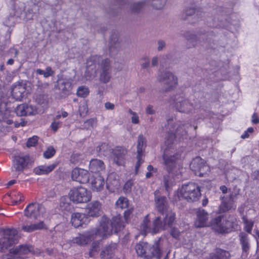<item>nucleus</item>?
Listing matches in <instances>:
<instances>
[{
	"label": "nucleus",
	"mask_w": 259,
	"mask_h": 259,
	"mask_svg": "<svg viewBox=\"0 0 259 259\" xmlns=\"http://www.w3.org/2000/svg\"><path fill=\"white\" fill-rule=\"evenodd\" d=\"M123 227L121 217L115 216L111 220H109L104 216L101 219L98 228L82 234V245L87 244L89 241L98 237L101 239L106 238L113 233H117Z\"/></svg>",
	"instance_id": "obj_1"
},
{
	"label": "nucleus",
	"mask_w": 259,
	"mask_h": 259,
	"mask_svg": "<svg viewBox=\"0 0 259 259\" xmlns=\"http://www.w3.org/2000/svg\"><path fill=\"white\" fill-rule=\"evenodd\" d=\"M176 220V214L170 212L166 215L155 217L151 223L148 215H147L143 220L141 228L145 233H150L152 234L158 233L162 230H164L166 226L171 228Z\"/></svg>",
	"instance_id": "obj_2"
},
{
	"label": "nucleus",
	"mask_w": 259,
	"mask_h": 259,
	"mask_svg": "<svg viewBox=\"0 0 259 259\" xmlns=\"http://www.w3.org/2000/svg\"><path fill=\"white\" fill-rule=\"evenodd\" d=\"M215 36V33L208 28H200L196 33L191 31H187L184 33V37L191 45L189 48H195L202 43L210 45L214 44Z\"/></svg>",
	"instance_id": "obj_3"
},
{
	"label": "nucleus",
	"mask_w": 259,
	"mask_h": 259,
	"mask_svg": "<svg viewBox=\"0 0 259 259\" xmlns=\"http://www.w3.org/2000/svg\"><path fill=\"white\" fill-rule=\"evenodd\" d=\"M200 196V187L192 182L183 185L178 194L179 199H184L188 202L196 201Z\"/></svg>",
	"instance_id": "obj_4"
},
{
	"label": "nucleus",
	"mask_w": 259,
	"mask_h": 259,
	"mask_svg": "<svg viewBox=\"0 0 259 259\" xmlns=\"http://www.w3.org/2000/svg\"><path fill=\"white\" fill-rule=\"evenodd\" d=\"M102 204L97 200L88 203L82 212V225L88 224L91 218H98L102 214Z\"/></svg>",
	"instance_id": "obj_5"
},
{
	"label": "nucleus",
	"mask_w": 259,
	"mask_h": 259,
	"mask_svg": "<svg viewBox=\"0 0 259 259\" xmlns=\"http://www.w3.org/2000/svg\"><path fill=\"white\" fill-rule=\"evenodd\" d=\"M18 234L17 231L14 229L4 230L2 236L0 238V246L4 251L9 247L17 242Z\"/></svg>",
	"instance_id": "obj_6"
},
{
	"label": "nucleus",
	"mask_w": 259,
	"mask_h": 259,
	"mask_svg": "<svg viewBox=\"0 0 259 259\" xmlns=\"http://www.w3.org/2000/svg\"><path fill=\"white\" fill-rule=\"evenodd\" d=\"M171 99L175 103L176 110L180 112L187 113L194 108L193 104L186 99L183 93L174 95L172 97Z\"/></svg>",
	"instance_id": "obj_7"
},
{
	"label": "nucleus",
	"mask_w": 259,
	"mask_h": 259,
	"mask_svg": "<svg viewBox=\"0 0 259 259\" xmlns=\"http://www.w3.org/2000/svg\"><path fill=\"white\" fill-rule=\"evenodd\" d=\"M34 253L31 245H21L11 249L10 254L7 256V259H25L26 255Z\"/></svg>",
	"instance_id": "obj_8"
},
{
	"label": "nucleus",
	"mask_w": 259,
	"mask_h": 259,
	"mask_svg": "<svg viewBox=\"0 0 259 259\" xmlns=\"http://www.w3.org/2000/svg\"><path fill=\"white\" fill-rule=\"evenodd\" d=\"M222 215H219L216 217L212 220V224L214 225H216L219 228L218 230L221 233H228L230 232L232 229L234 228L235 218L234 215H229L228 219L226 220L225 223L222 224Z\"/></svg>",
	"instance_id": "obj_9"
},
{
	"label": "nucleus",
	"mask_w": 259,
	"mask_h": 259,
	"mask_svg": "<svg viewBox=\"0 0 259 259\" xmlns=\"http://www.w3.org/2000/svg\"><path fill=\"white\" fill-rule=\"evenodd\" d=\"M190 168L195 175L199 177H203L209 169L206 162L200 157H196L193 159L190 164Z\"/></svg>",
	"instance_id": "obj_10"
},
{
	"label": "nucleus",
	"mask_w": 259,
	"mask_h": 259,
	"mask_svg": "<svg viewBox=\"0 0 259 259\" xmlns=\"http://www.w3.org/2000/svg\"><path fill=\"white\" fill-rule=\"evenodd\" d=\"M162 239L159 238L152 245L149 244L148 250L145 259H160L163 254Z\"/></svg>",
	"instance_id": "obj_11"
},
{
	"label": "nucleus",
	"mask_w": 259,
	"mask_h": 259,
	"mask_svg": "<svg viewBox=\"0 0 259 259\" xmlns=\"http://www.w3.org/2000/svg\"><path fill=\"white\" fill-rule=\"evenodd\" d=\"M238 194L235 193H230L228 197L221 196L222 202L219 206V212L220 213L227 212L232 209L235 210L236 206L234 202L237 198Z\"/></svg>",
	"instance_id": "obj_12"
},
{
	"label": "nucleus",
	"mask_w": 259,
	"mask_h": 259,
	"mask_svg": "<svg viewBox=\"0 0 259 259\" xmlns=\"http://www.w3.org/2000/svg\"><path fill=\"white\" fill-rule=\"evenodd\" d=\"M45 212V207L41 204L36 203H31L27 205L24 210V214L26 217L35 219H38Z\"/></svg>",
	"instance_id": "obj_13"
},
{
	"label": "nucleus",
	"mask_w": 259,
	"mask_h": 259,
	"mask_svg": "<svg viewBox=\"0 0 259 259\" xmlns=\"http://www.w3.org/2000/svg\"><path fill=\"white\" fill-rule=\"evenodd\" d=\"M29 161V156L26 155H15L13 160L12 170L21 172L27 167Z\"/></svg>",
	"instance_id": "obj_14"
},
{
	"label": "nucleus",
	"mask_w": 259,
	"mask_h": 259,
	"mask_svg": "<svg viewBox=\"0 0 259 259\" xmlns=\"http://www.w3.org/2000/svg\"><path fill=\"white\" fill-rule=\"evenodd\" d=\"M216 11L218 14L221 15V17H218L217 22L214 20L213 26L215 27L228 28L229 26V22L227 19V14L229 12V10L223 7H218Z\"/></svg>",
	"instance_id": "obj_15"
},
{
	"label": "nucleus",
	"mask_w": 259,
	"mask_h": 259,
	"mask_svg": "<svg viewBox=\"0 0 259 259\" xmlns=\"http://www.w3.org/2000/svg\"><path fill=\"white\" fill-rule=\"evenodd\" d=\"M159 81L163 84L168 86L165 89V92L170 91L177 83V78L174 74L169 71H164L159 75Z\"/></svg>",
	"instance_id": "obj_16"
},
{
	"label": "nucleus",
	"mask_w": 259,
	"mask_h": 259,
	"mask_svg": "<svg viewBox=\"0 0 259 259\" xmlns=\"http://www.w3.org/2000/svg\"><path fill=\"white\" fill-rule=\"evenodd\" d=\"M154 199L156 208L162 215H166L170 212H172L168 209V203L165 196L156 195L155 194Z\"/></svg>",
	"instance_id": "obj_17"
},
{
	"label": "nucleus",
	"mask_w": 259,
	"mask_h": 259,
	"mask_svg": "<svg viewBox=\"0 0 259 259\" xmlns=\"http://www.w3.org/2000/svg\"><path fill=\"white\" fill-rule=\"evenodd\" d=\"M15 110L19 116L33 115L37 113L36 108L34 106L27 104L19 105Z\"/></svg>",
	"instance_id": "obj_18"
},
{
	"label": "nucleus",
	"mask_w": 259,
	"mask_h": 259,
	"mask_svg": "<svg viewBox=\"0 0 259 259\" xmlns=\"http://www.w3.org/2000/svg\"><path fill=\"white\" fill-rule=\"evenodd\" d=\"M26 87L24 84L17 82L11 88V94L14 99L21 101L25 96Z\"/></svg>",
	"instance_id": "obj_19"
},
{
	"label": "nucleus",
	"mask_w": 259,
	"mask_h": 259,
	"mask_svg": "<svg viewBox=\"0 0 259 259\" xmlns=\"http://www.w3.org/2000/svg\"><path fill=\"white\" fill-rule=\"evenodd\" d=\"M109 51L111 55H115L120 49V41L119 35L116 32L112 33L109 42Z\"/></svg>",
	"instance_id": "obj_20"
},
{
	"label": "nucleus",
	"mask_w": 259,
	"mask_h": 259,
	"mask_svg": "<svg viewBox=\"0 0 259 259\" xmlns=\"http://www.w3.org/2000/svg\"><path fill=\"white\" fill-rule=\"evenodd\" d=\"M115 173L109 174L106 180V188L110 192L117 191L120 187V182Z\"/></svg>",
	"instance_id": "obj_21"
},
{
	"label": "nucleus",
	"mask_w": 259,
	"mask_h": 259,
	"mask_svg": "<svg viewBox=\"0 0 259 259\" xmlns=\"http://www.w3.org/2000/svg\"><path fill=\"white\" fill-rule=\"evenodd\" d=\"M126 153L127 151L125 148L117 147L113 151V162L118 166L122 165L124 163V156Z\"/></svg>",
	"instance_id": "obj_22"
},
{
	"label": "nucleus",
	"mask_w": 259,
	"mask_h": 259,
	"mask_svg": "<svg viewBox=\"0 0 259 259\" xmlns=\"http://www.w3.org/2000/svg\"><path fill=\"white\" fill-rule=\"evenodd\" d=\"M197 218L195 222L196 228L204 227L207 226L208 213L203 209L198 208L196 211Z\"/></svg>",
	"instance_id": "obj_23"
},
{
	"label": "nucleus",
	"mask_w": 259,
	"mask_h": 259,
	"mask_svg": "<svg viewBox=\"0 0 259 259\" xmlns=\"http://www.w3.org/2000/svg\"><path fill=\"white\" fill-rule=\"evenodd\" d=\"M117 249V244L111 243L103 247L100 252L101 259H111L114 255L115 250Z\"/></svg>",
	"instance_id": "obj_24"
},
{
	"label": "nucleus",
	"mask_w": 259,
	"mask_h": 259,
	"mask_svg": "<svg viewBox=\"0 0 259 259\" xmlns=\"http://www.w3.org/2000/svg\"><path fill=\"white\" fill-rule=\"evenodd\" d=\"M95 57H92L87 61V70L84 76L87 80H90L94 77L96 73Z\"/></svg>",
	"instance_id": "obj_25"
},
{
	"label": "nucleus",
	"mask_w": 259,
	"mask_h": 259,
	"mask_svg": "<svg viewBox=\"0 0 259 259\" xmlns=\"http://www.w3.org/2000/svg\"><path fill=\"white\" fill-rule=\"evenodd\" d=\"M55 88L65 95L69 93L71 88V83L66 79H59L57 82Z\"/></svg>",
	"instance_id": "obj_26"
},
{
	"label": "nucleus",
	"mask_w": 259,
	"mask_h": 259,
	"mask_svg": "<svg viewBox=\"0 0 259 259\" xmlns=\"http://www.w3.org/2000/svg\"><path fill=\"white\" fill-rule=\"evenodd\" d=\"M164 169L170 174L176 167V158L174 156H168L164 154L163 155Z\"/></svg>",
	"instance_id": "obj_27"
},
{
	"label": "nucleus",
	"mask_w": 259,
	"mask_h": 259,
	"mask_svg": "<svg viewBox=\"0 0 259 259\" xmlns=\"http://www.w3.org/2000/svg\"><path fill=\"white\" fill-rule=\"evenodd\" d=\"M104 179L99 175L92 178V182H91V187L93 191L99 192L103 189L104 186Z\"/></svg>",
	"instance_id": "obj_28"
},
{
	"label": "nucleus",
	"mask_w": 259,
	"mask_h": 259,
	"mask_svg": "<svg viewBox=\"0 0 259 259\" xmlns=\"http://www.w3.org/2000/svg\"><path fill=\"white\" fill-rule=\"evenodd\" d=\"M149 244L147 242L140 241L135 245V249L138 256L145 259V256L147 254L148 250Z\"/></svg>",
	"instance_id": "obj_29"
},
{
	"label": "nucleus",
	"mask_w": 259,
	"mask_h": 259,
	"mask_svg": "<svg viewBox=\"0 0 259 259\" xmlns=\"http://www.w3.org/2000/svg\"><path fill=\"white\" fill-rule=\"evenodd\" d=\"M105 168V164L101 160L93 159L90 161L89 168L92 172H99Z\"/></svg>",
	"instance_id": "obj_30"
},
{
	"label": "nucleus",
	"mask_w": 259,
	"mask_h": 259,
	"mask_svg": "<svg viewBox=\"0 0 259 259\" xmlns=\"http://www.w3.org/2000/svg\"><path fill=\"white\" fill-rule=\"evenodd\" d=\"M96 120L94 118H91L87 120L84 122L83 128H82V130L83 131V134L85 136V138L89 137L91 135L92 130L94 127L96 125Z\"/></svg>",
	"instance_id": "obj_31"
},
{
	"label": "nucleus",
	"mask_w": 259,
	"mask_h": 259,
	"mask_svg": "<svg viewBox=\"0 0 259 259\" xmlns=\"http://www.w3.org/2000/svg\"><path fill=\"white\" fill-rule=\"evenodd\" d=\"M57 164L55 163L52 164L50 165H39L34 169V172L38 175H47L53 171L56 167Z\"/></svg>",
	"instance_id": "obj_32"
},
{
	"label": "nucleus",
	"mask_w": 259,
	"mask_h": 259,
	"mask_svg": "<svg viewBox=\"0 0 259 259\" xmlns=\"http://www.w3.org/2000/svg\"><path fill=\"white\" fill-rule=\"evenodd\" d=\"M230 257V254L228 251L221 248H217L210 254V259H229Z\"/></svg>",
	"instance_id": "obj_33"
},
{
	"label": "nucleus",
	"mask_w": 259,
	"mask_h": 259,
	"mask_svg": "<svg viewBox=\"0 0 259 259\" xmlns=\"http://www.w3.org/2000/svg\"><path fill=\"white\" fill-rule=\"evenodd\" d=\"M147 146V140L146 138L142 135L140 134L138 137L137 153L139 155H143L145 152V148Z\"/></svg>",
	"instance_id": "obj_34"
},
{
	"label": "nucleus",
	"mask_w": 259,
	"mask_h": 259,
	"mask_svg": "<svg viewBox=\"0 0 259 259\" xmlns=\"http://www.w3.org/2000/svg\"><path fill=\"white\" fill-rule=\"evenodd\" d=\"M147 3V0H142L131 4L130 7L131 12L134 14H139Z\"/></svg>",
	"instance_id": "obj_35"
},
{
	"label": "nucleus",
	"mask_w": 259,
	"mask_h": 259,
	"mask_svg": "<svg viewBox=\"0 0 259 259\" xmlns=\"http://www.w3.org/2000/svg\"><path fill=\"white\" fill-rule=\"evenodd\" d=\"M45 228V225L42 221L36 224L24 225L22 229L27 232H31L35 230L42 229Z\"/></svg>",
	"instance_id": "obj_36"
},
{
	"label": "nucleus",
	"mask_w": 259,
	"mask_h": 259,
	"mask_svg": "<svg viewBox=\"0 0 259 259\" xmlns=\"http://www.w3.org/2000/svg\"><path fill=\"white\" fill-rule=\"evenodd\" d=\"M239 238L243 252H247L250 248L248 235L244 232H241L239 234Z\"/></svg>",
	"instance_id": "obj_37"
},
{
	"label": "nucleus",
	"mask_w": 259,
	"mask_h": 259,
	"mask_svg": "<svg viewBox=\"0 0 259 259\" xmlns=\"http://www.w3.org/2000/svg\"><path fill=\"white\" fill-rule=\"evenodd\" d=\"M162 182L165 190L167 192L170 191L173 186V178L170 174L163 175Z\"/></svg>",
	"instance_id": "obj_38"
},
{
	"label": "nucleus",
	"mask_w": 259,
	"mask_h": 259,
	"mask_svg": "<svg viewBox=\"0 0 259 259\" xmlns=\"http://www.w3.org/2000/svg\"><path fill=\"white\" fill-rule=\"evenodd\" d=\"M79 187L74 188L70 193V199L75 203L81 202V193Z\"/></svg>",
	"instance_id": "obj_39"
},
{
	"label": "nucleus",
	"mask_w": 259,
	"mask_h": 259,
	"mask_svg": "<svg viewBox=\"0 0 259 259\" xmlns=\"http://www.w3.org/2000/svg\"><path fill=\"white\" fill-rule=\"evenodd\" d=\"M10 5L18 14H21V12L25 10V4L17 0H11Z\"/></svg>",
	"instance_id": "obj_40"
},
{
	"label": "nucleus",
	"mask_w": 259,
	"mask_h": 259,
	"mask_svg": "<svg viewBox=\"0 0 259 259\" xmlns=\"http://www.w3.org/2000/svg\"><path fill=\"white\" fill-rule=\"evenodd\" d=\"M101 238L96 241H94L92 243L91 248L90 249L89 253H88L89 257H94L96 254H97L100 250L99 243L101 240Z\"/></svg>",
	"instance_id": "obj_41"
},
{
	"label": "nucleus",
	"mask_w": 259,
	"mask_h": 259,
	"mask_svg": "<svg viewBox=\"0 0 259 259\" xmlns=\"http://www.w3.org/2000/svg\"><path fill=\"white\" fill-rule=\"evenodd\" d=\"M198 11L195 7H189L185 9L184 14L182 15V19L183 20H188L189 17L195 15Z\"/></svg>",
	"instance_id": "obj_42"
},
{
	"label": "nucleus",
	"mask_w": 259,
	"mask_h": 259,
	"mask_svg": "<svg viewBox=\"0 0 259 259\" xmlns=\"http://www.w3.org/2000/svg\"><path fill=\"white\" fill-rule=\"evenodd\" d=\"M36 74L43 75L45 78H48L54 75L55 72L50 66L47 67L45 70L37 69L35 71Z\"/></svg>",
	"instance_id": "obj_43"
},
{
	"label": "nucleus",
	"mask_w": 259,
	"mask_h": 259,
	"mask_svg": "<svg viewBox=\"0 0 259 259\" xmlns=\"http://www.w3.org/2000/svg\"><path fill=\"white\" fill-rule=\"evenodd\" d=\"M94 177L92 174L90 173L87 170L82 169V184H87L90 186L92 178Z\"/></svg>",
	"instance_id": "obj_44"
},
{
	"label": "nucleus",
	"mask_w": 259,
	"mask_h": 259,
	"mask_svg": "<svg viewBox=\"0 0 259 259\" xmlns=\"http://www.w3.org/2000/svg\"><path fill=\"white\" fill-rule=\"evenodd\" d=\"M81 214L80 213H74L72 214L71 222L75 228L81 226Z\"/></svg>",
	"instance_id": "obj_45"
},
{
	"label": "nucleus",
	"mask_w": 259,
	"mask_h": 259,
	"mask_svg": "<svg viewBox=\"0 0 259 259\" xmlns=\"http://www.w3.org/2000/svg\"><path fill=\"white\" fill-rule=\"evenodd\" d=\"M134 186V182L132 179L128 180L124 185L123 191L125 194H130L131 193L133 187Z\"/></svg>",
	"instance_id": "obj_46"
},
{
	"label": "nucleus",
	"mask_w": 259,
	"mask_h": 259,
	"mask_svg": "<svg viewBox=\"0 0 259 259\" xmlns=\"http://www.w3.org/2000/svg\"><path fill=\"white\" fill-rule=\"evenodd\" d=\"M128 204V199L124 197H120L116 202L117 206L122 209L127 207Z\"/></svg>",
	"instance_id": "obj_47"
},
{
	"label": "nucleus",
	"mask_w": 259,
	"mask_h": 259,
	"mask_svg": "<svg viewBox=\"0 0 259 259\" xmlns=\"http://www.w3.org/2000/svg\"><path fill=\"white\" fill-rule=\"evenodd\" d=\"M166 2L167 0H151V5L155 9L160 10L164 7Z\"/></svg>",
	"instance_id": "obj_48"
},
{
	"label": "nucleus",
	"mask_w": 259,
	"mask_h": 259,
	"mask_svg": "<svg viewBox=\"0 0 259 259\" xmlns=\"http://www.w3.org/2000/svg\"><path fill=\"white\" fill-rule=\"evenodd\" d=\"M92 194L91 191H88L86 188L82 187V203L87 202L91 200Z\"/></svg>",
	"instance_id": "obj_49"
},
{
	"label": "nucleus",
	"mask_w": 259,
	"mask_h": 259,
	"mask_svg": "<svg viewBox=\"0 0 259 259\" xmlns=\"http://www.w3.org/2000/svg\"><path fill=\"white\" fill-rule=\"evenodd\" d=\"M141 70H146L148 71L150 66V60L148 57H144L141 59Z\"/></svg>",
	"instance_id": "obj_50"
},
{
	"label": "nucleus",
	"mask_w": 259,
	"mask_h": 259,
	"mask_svg": "<svg viewBox=\"0 0 259 259\" xmlns=\"http://www.w3.org/2000/svg\"><path fill=\"white\" fill-rule=\"evenodd\" d=\"M96 151L99 155H105L107 154L108 151V146L105 143H102L97 147Z\"/></svg>",
	"instance_id": "obj_51"
},
{
	"label": "nucleus",
	"mask_w": 259,
	"mask_h": 259,
	"mask_svg": "<svg viewBox=\"0 0 259 259\" xmlns=\"http://www.w3.org/2000/svg\"><path fill=\"white\" fill-rule=\"evenodd\" d=\"M36 101L40 105H46L48 103V96L45 94H39L36 96Z\"/></svg>",
	"instance_id": "obj_52"
},
{
	"label": "nucleus",
	"mask_w": 259,
	"mask_h": 259,
	"mask_svg": "<svg viewBox=\"0 0 259 259\" xmlns=\"http://www.w3.org/2000/svg\"><path fill=\"white\" fill-rule=\"evenodd\" d=\"M56 153V150L52 146L49 147L46 151L44 152L43 156L46 159L52 158Z\"/></svg>",
	"instance_id": "obj_53"
},
{
	"label": "nucleus",
	"mask_w": 259,
	"mask_h": 259,
	"mask_svg": "<svg viewBox=\"0 0 259 259\" xmlns=\"http://www.w3.org/2000/svg\"><path fill=\"white\" fill-rule=\"evenodd\" d=\"M111 78V71H102L100 75V80L106 83Z\"/></svg>",
	"instance_id": "obj_54"
},
{
	"label": "nucleus",
	"mask_w": 259,
	"mask_h": 259,
	"mask_svg": "<svg viewBox=\"0 0 259 259\" xmlns=\"http://www.w3.org/2000/svg\"><path fill=\"white\" fill-rule=\"evenodd\" d=\"M36 91L37 92L40 93L41 92H44L45 90L48 89L49 86V83L48 82H42L40 81H38L36 84Z\"/></svg>",
	"instance_id": "obj_55"
},
{
	"label": "nucleus",
	"mask_w": 259,
	"mask_h": 259,
	"mask_svg": "<svg viewBox=\"0 0 259 259\" xmlns=\"http://www.w3.org/2000/svg\"><path fill=\"white\" fill-rule=\"evenodd\" d=\"M80 168L78 167L74 168L72 170L71 174V178L72 180L80 183Z\"/></svg>",
	"instance_id": "obj_56"
},
{
	"label": "nucleus",
	"mask_w": 259,
	"mask_h": 259,
	"mask_svg": "<svg viewBox=\"0 0 259 259\" xmlns=\"http://www.w3.org/2000/svg\"><path fill=\"white\" fill-rule=\"evenodd\" d=\"M60 207L62 210H68L69 208L68 199L65 197H62L60 201Z\"/></svg>",
	"instance_id": "obj_57"
},
{
	"label": "nucleus",
	"mask_w": 259,
	"mask_h": 259,
	"mask_svg": "<svg viewBox=\"0 0 259 259\" xmlns=\"http://www.w3.org/2000/svg\"><path fill=\"white\" fill-rule=\"evenodd\" d=\"M101 67L102 71H111L110 60L108 59H105L102 61Z\"/></svg>",
	"instance_id": "obj_58"
},
{
	"label": "nucleus",
	"mask_w": 259,
	"mask_h": 259,
	"mask_svg": "<svg viewBox=\"0 0 259 259\" xmlns=\"http://www.w3.org/2000/svg\"><path fill=\"white\" fill-rule=\"evenodd\" d=\"M38 139V137L36 136H34L32 137L29 138L26 143L27 147L29 148L35 146L37 143Z\"/></svg>",
	"instance_id": "obj_59"
},
{
	"label": "nucleus",
	"mask_w": 259,
	"mask_h": 259,
	"mask_svg": "<svg viewBox=\"0 0 259 259\" xmlns=\"http://www.w3.org/2000/svg\"><path fill=\"white\" fill-rule=\"evenodd\" d=\"M114 1L116 2V3L117 4V6H116L115 8H110V10L108 11V13L112 15H115L116 14L117 12H116V9L120 6H122L124 4L123 1L124 0H113Z\"/></svg>",
	"instance_id": "obj_60"
},
{
	"label": "nucleus",
	"mask_w": 259,
	"mask_h": 259,
	"mask_svg": "<svg viewBox=\"0 0 259 259\" xmlns=\"http://www.w3.org/2000/svg\"><path fill=\"white\" fill-rule=\"evenodd\" d=\"M170 234L174 238L179 239L180 235V232L177 228L174 227L171 228Z\"/></svg>",
	"instance_id": "obj_61"
},
{
	"label": "nucleus",
	"mask_w": 259,
	"mask_h": 259,
	"mask_svg": "<svg viewBox=\"0 0 259 259\" xmlns=\"http://www.w3.org/2000/svg\"><path fill=\"white\" fill-rule=\"evenodd\" d=\"M143 156V155H140L139 156L138 154L137 155V161L135 165V171L136 173L138 172V169L141 163H142L144 162V160H143L142 158Z\"/></svg>",
	"instance_id": "obj_62"
},
{
	"label": "nucleus",
	"mask_w": 259,
	"mask_h": 259,
	"mask_svg": "<svg viewBox=\"0 0 259 259\" xmlns=\"http://www.w3.org/2000/svg\"><path fill=\"white\" fill-rule=\"evenodd\" d=\"M166 47V42L162 39H159L157 41V50L158 52L162 51Z\"/></svg>",
	"instance_id": "obj_63"
},
{
	"label": "nucleus",
	"mask_w": 259,
	"mask_h": 259,
	"mask_svg": "<svg viewBox=\"0 0 259 259\" xmlns=\"http://www.w3.org/2000/svg\"><path fill=\"white\" fill-rule=\"evenodd\" d=\"M61 125V122H60L59 121H57L55 120H54V121L51 123V127L53 131H54V132H56L58 128L60 127Z\"/></svg>",
	"instance_id": "obj_64"
}]
</instances>
